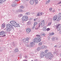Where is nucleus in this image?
Masks as SVG:
<instances>
[{
  "label": "nucleus",
  "instance_id": "nucleus-1",
  "mask_svg": "<svg viewBox=\"0 0 61 61\" xmlns=\"http://www.w3.org/2000/svg\"><path fill=\"white\" fill-rule=\"evenodd\" d=\"M37 37L36 38H35L33 40L34 42V43H39L41 41V38L42 37L41 36L39 35H36Z\"/></svg>",
  "mask_w": 61,
  "mask_h": 61
},
{
  "label": "nucleus",
  "instance_id": "nucleus-2",
  "mask_svg": "<svg viewBox=\"0 0 61 61\" xmlns=\"http://www.w3.org/2000/svg\"><path fill=\"white\" fill-rule=\"evenodd\" d=\"M7 28L5 29V30H6V32H8L11 30V29L13 28V26L10 24H9L6 25Z\"/></svg>",
  "mask_w": 61,
  "mask_h": 61
},
{
  "label": "nucleus",
  "instance_id": "nucleus-3",
  "mask_svg": "<svg viewBox=\"0 0 61 61\" xmlns=\"http://www.w3.org/2000/svg\"><path fill=\"white\" fill-rule=\"evenodd\" d=\"M28 20V17L26 15L23 16L22 17V20L23 21H26Z\"/></svg>",
  "mask_w": 61,
  "mask_h": 61
},
{
  "label": "nucleus",
  "instance_id": "nucleus-4",
  "mask_svg": "<svg viewBox=\"0 0 61 61\" xmlns=\"http://www.w3.org/2000/svg\"><path fill=\"white\" fill-rule=\"evenodd\" d=\"M23 43H28L29 42V38H27L25 40L24 39L23 40Z\"/></svg>",
  "mask_w": 61,
  "mask_h": 61
},
{
  "label": "nucleus",
  "instance_id": "nucleus-5",
  "mask_svg": "<svg viewBox=\"0 0 61 61\" xmlns=\"http://www.w3.org/2000/svg\"><path fill=\"white\" fill-rule=\"evenodd\" d=\"M47 54L49 56V58H52V57H53V55H52V53L50 52H49L47 53Z\"/></svg>",
  "mask_w": 61,
  "mask_h": 61
},
{
  "label": "nucleus",
  "instance_id": "nucleus-6",
  "mask_svg": "<svg viewBox=\"0 0 61 61\" xmlns=\"http://www.w3.org/2000/svg\"><path fill=\"white\" fill-rule=\"evenodd\" d=\"M16 22V21H15L14 20L11 21L10 22V23L11 25H12L13 26H14L15 25V24Z\"/></svg>",
  "mask_w": 61,
  "mask_h": 61
},
{
  "label": "nucleus",
  "instance_id": "nucleus-7",
  "mask_svg": "<svg viewBox=\"0 0 61 61\" xmlns=\"http://www.w3.org/2000/svg\"><path fill=\"white\" fill-rule=\"evenodd\" d=\"M5 32H4L3 31H1L0 32V36H5V35H5Z\"/></svg>",
  "mask_w": 61,
  "mask_h": 61
},
{
  "label": "nucleus",
  "instance_id": "nucleus-8",
  "mask_svg": "<svg viewBox=\"0 0 61 61\" xmlns=\"http://www.w3.org/2000/svg\"><path fill=\"white\" fill-rule=\"evenodd\" d=\"M45 21L44 20H42L41 22V26L42 27H43L45 25Z\"/></svg>",
  "mask_w": 61,
  "mask_h": 61
},
{
  "label": "nucleus",
  "instance_id": "nucleus-9",
  "mask_svg": "<svg viewBox=\"0 0 61 61\" xmlns=\"http://www.w3.org/2000/svg\"><path fill=\"white\" fill-rule=\"evenodd\" d=\"M45 53L44 52H41V58H43L44 57V56H45Z\"/></svg>",
  "mask_w": 61,
  "mask_h": 61
},
{
  "label": "nucleus",
  "instance_id": "nucleus-10",
  "mask_svg": "<svg viewBox=\"0 0 61 61\" xmlns=\"http://www.w3.org/2000/svg\"><path fill=\"white\" fill-rule=\"evenodd\" d=\"M20 26V25L18 23V21H16V22L14 27H19Z\"/></svg>",
  "mask_w": 61,
  "mask_h": 61
},
{
  "label": "nucleus",
  "instance_id": "nucleus-11",
  "mask_svg": "<svg viewBox=\"0 0 61 61\" xmlns=\"http://www.w3.org/2000/svg\"><path fill=\"white\" fill-rule=\"evenodd\" d=\"M35 45V44L33 42L30 43V44L29 47H33Z\"/></svg>",
  "mask_w": 61,
  "mask_h": 61
},
{
  "label": "nucleus",
  "instance_id": "nucleus-12",
  "mask_svg": "<svg viewBox=\"0 0 61 61\" xmlns=\"http://www.w3.org/2000/svg\"><path fill=\"white\" fill-rule=\"evenodd\" d=\"M57 17H58L57 15H55L54 16L53 18V21H55V20H56L57 19Z\"/></svg>",
  "mask_w": 61,
  "mask_h": 61
},
{
  "label": "nucleus",
  "instance_id": "nucleus-13",
  "mask_svg": "<svg viewBox=\"0 0 61 61\" xmlns=\"http://www.w3.org/2000/svg\"><path fill=\"white\" fill-rule=\"evenodd\" d=\"M56 27L57 28H58V27H61V24H57L56 26Z\"/></svg>",
  "mask_w": 61,
  "mask_h": 61
},
{
  "label": "nucleus",
  "instance_id": "nucleus-14",
  "mask_svg": "<svg viewBox=\"0 0 61 61\" xmlns=\"http://www.w3.org/2000/svg\"><path fill=\"white\" fill-rule=\"evenodd\" d=\"M42 15V13L41 12H38V13L37 14V16H41Z\"/></svg>",
  "mask_w": 61,
  "mask_h": 61
},
{
  "label": "nucleus",
  "instance_id": "nucleus-15",
  "mask_svg": "<svg viewBox=\"0 0 61 61\" xmlns=\"http://www.w3.org/2000/svg\"><path fill=\"white\" fill-rule=\"evenodd\" d=\"M45 57L46 58H48L49 59H52V58H51V57L50 58L49 56H48V55L46 53L45 55Z\"/></svg>",
  "mask_w": 61,
  "mask_h": 61
},
{
  "label": "nucleus",
  "instance_id": "nucleus-16",
  "mask_svg": "<svg viewBox=\"0 0 61 61\" xmlns=\"http://www.w3.org/2000/svg\"><path fill=\"white\" fill-rule=\"evenodd\" d=\"M26 30L27 33H29L30 32H31V29L29 28H27Z\"/></svg>",
  "mask_w": 61,
  "mask_h": 61
},
{
  "label": "nucleus",
  "instance_id": "nucleus-17",
  "mask_svg": "<svg viewBox=\"0 0 61 61\" xmlns=\"http://www.w3.org/2000/svg\"><path fill=\"white\" fill-rule=\"evenodd\" d=\"M41 49H44V48H45V49H46V48H47V46H42L41 47Z\"/></svg>",
  "mask_w": 61,
  "mask_h": 61
},
{
  "label": "nucleus",
  "instance_id": "nucleus-18",
  "mask_svg": "<svg viewBox=\"0 0 61 61\" xmlns=\"http://www.w3.org/2000/svg\"><path fill=\"white\" fill-rule=\"evenodd\" d=\"M46 26L43 27L42 28V30L43 31H46Z\"/></svg>",
  "mask_w": 61,
  "mask_h": 61
},
{
  "label": "nucleus",
  "instance_id": "nucleus-19",
  "mask_svg": "<svg viewBox=\"0 0 61 61\" xmlns=\"http://www.w3.org/2000/svg\"><path fill=\"white\" fill-rule=\"evenodd\" d=\"M30 3L31 5H33L34 3V1L33 0H30Z\"/></svg>",
  "mask_w": 61,
  "mask_h": 61
},
{
  "label": "nucleus",
  "instance_id": "nucleus-20",
  "mask_svg": "<svg viewBox=\"0 0 61 61\" xmlns=\"http://www.w3.org/2000/svg\"><path fill=\"white\" fill-rule=\"evenodd\" d=\"M54 34H55V33H54V32H52L51 33H50L49 34V35L50 36H53V35H54Z\"/></svg>",
  "mask_w": 61,
  "mask_h": 61
},
{
  "label": "nucleus",
  "instance_id": "nucleus-21",
  "mask_svg": "<svg viewBox=\"0 0 61 61\" xmlns=\"http://www.w3.org/2000/svg\"><path fill=\"white\" fill-rule=\"evenodd\" d=\"M5 24L4 23L3 24L1 25V27L2 28H5Z\"/></svg>",
  "mask_w": 61,
  "mask_h": 61
},
{
  "label": "nucleus",
  "instance_id": "nucleus-22",
  "mask_svg": "<svg viewBox=\"0 0 61 61\" xmlns=\"http://www.w3.org/2000/svg\"><path fill=\"white\" fill-rule=\"evenodd\" d=\"M18 12H23V10L21 9H19L18 10Z\"/></svg>",
  "mask_w": 61,
  "mask_h": 61
},
{
  "label": "nucleus",
  "instance_id": "nucleus-23",
  "mask_svg": "<svg viewBox=\"0 0 61 61\" xmlns=\"http://www.w3.org/2000/svg\"><path fill=\"white\" fill-rule=\"evenodd\" d=\"M41 47H39L37 48V51H40L41 50Z\"/></svg>",
  "mask_w": 61,
  "mask_h": 61
},
{
  "label": "nucleus",
  "instance_id": "nucleus-24",
  "mask_svg": "<svg viewBox=\"0 0 61 61\" xmlns=\"http://www.w3.org/2000/svg\"><path fill=\"white\" fill-rule=\"evenodd\" d=\"M51 24H52V23L51 22L49 23L47 25V26L51 25Z\"/></svg>",
  "mask_w": 61,
  "mask_h": 61
},
{
  "label": "nucleus",
  "instance_id": "nucleus-25",
  "mask_svg": "<svg viewBox=\"0 0 61 61\" xmlns=\"http://www.w3.org/2000/svg\"><path fill=\"white\" fill-rule=\"evenodd\" d=\"M30 14L31 13L30 12H27L25 14L26 15H30Z\"/></svg>",
  "mask_w": 61,
  "mask_h": 61
},
{
  "label": "nucleus",
  "instance_id": "nucleus-26",
  "mask_svg": "<svg viewBox=\"0 0 61 61\" xmlns=\"http://www.w3.org/2000/svg\"><path fill=\"white\" fill-rule=\"evenodd\" d=\"M23 15V14H19L18 15L19 17H21V16H22Z\"/></svg>",
  "mask_w": 61,
  "mask_h": 61
},
{
  "label": "nucleus",
  "instance_id": "nucleus-27",
  "mask_svg": "<svg viewBox=\"0 0 61 61\" xmlns=\"http://www.w3.org/2000/svg\"><path fill=\"white\" fill-rule=\"evenodd\" d=\"M31 24V22L30 21H29L28 22L27 24V25H30Z\"/></svg>",
  "mask_w": 61,
  "mask_h": 61
},
{
  "label": "nucleus",
  "instance_id": "nucleus-28",
  "mask_svg": "<svg viewBox=\"0 0 61 61\" xmlns=\"http://www.w3.org/2000/svg\"><path fill=\"white\" fill-rule=\"evenodd\" d=\"M15 52H18V50L17 49H15Z\"/></svg>",
  "mask_w": 61,
  "mask_h": 61
},
{
  "label": "nucleus",
  "instance_id": "nucleus-29",
  "mask_svg": "<svg viewBox=\"0 0 61 61\" xmlns=\"http://www.w3.org/2000/svg\"><path fill=\"white\" fill-rule=\"evenodd\" d=\"M52 41H55V38L53 37L52 38Z\"/></svg>",
  "mask_w": 61,
  "mask_h": 61
},
{
  "label": "nucleus",
  "instance_id": "nucleus-30",
  "mask_svg": "<svg viewBox=\"0 0 61 61\" xmlns=\"http://www.w3.org/2000/svg\"><path fill=\"white\" fill-rule=\"evenodd\" d=\"M16 5V4H12L11 5V6H15Z\"/></svg>",
  "mask_w": 61,
  "mask_h": 61
},
{
  "label": "nucleus",
  "instance_id": "nucleus-31",
  "mask_svg": "<svg viewBox=\"0 0 61 61\" xmlns=\"http://www.w3.org/2000/svg\"><path fill=\"white\" fill-rule=\"evenodd\" d=\"M20 8H22V9L24 8V6H21L20 7Z\"/></svg>",
  "mask_w": 61,
  "mask_h": 61
},
{
  "label": "nucleus",
  "instance_id": "nucleus-32",
  "mask_svg": "<svg viewBox=\"0 0 61 61\" xmlns=\"http://www.w3.org/2000/svg\"><path fill=\"white\" fill-rule=\"evenodd\" d=\"M42 36H45V34L44 33H43L42 34H41Z\"/></svg>",
  "mask_w": 61,
  "mask_h": 61
},
{
  "label": "nucleus",
  "instance_id": "nucleus-33",
  "mask_svg": "<svg viewBox=\"0 0 61 61\" xmlns=\"http://www.w3.org/2000/svg\"><path fill=\"white\" fill-rule=\"evenodd\" d=\"M25 46H27V47H29L30 46H29V44H26L25 45Z\"/></svg>",
  "mask_w": 61,
  "mask_h": 61
},
{
  "label": "nucleus",
  "instance_id": "nucleus-34",
  "mask_svg": "<svg viewBox=\"0 0 61 61\" xmlns=\"http://www.w3.org/2000/svg\"><path fill=\"white\" fill-rule=\"evenodd\" d=\"M38 44L39 46H41V45H42V43L41 42H40Z\"/></svg>",
  "mask_w": 61,
  "mask_h": 61
},
{
  "label": "nucleus",
  "instance_id": "nucleus-35",
  "mask_svg": "<svg viewBox=\"0 0 61 61\" xmlns=\"http://www.w3.org/2000/svg\"><path fill=\"white\" fill-rule=\"evenodd\" d=\"M37 24V22H34V25H36Z\"/></svg>",
  "mask_w": 61,
  "mask_h": 61
},
{
  "label": "nucleus",
  "instance_id": "nucleus-36",
  "mask_svg": "<svg viewBox=\"0 0 61 61\" xmlns=\"http://www.w3.org/2000/svg\"><path fill=\"white\" fill-rule=\"evenodd\" d=\"M50 30V28H48L47 29H46V31H48Z\"/></svg>",
  "mask_w": 61,
  "mask_h": 61
},
{
  "label": "nucleus",
  "instance_id": "nucleus-37",
  "mask_svg": "<svg viewBox=\"0 0 61 61\" xmlns=\"http://www.w3.org/2000/svg\"><path fill=\"white\" fill-rule=\"evenodd\" d=\"M60 27H59L58 28V31H60V29H61Z\"/></svg>",
  "mask_w": 61,
  "mask_h": 61
},
{
  "label": "nucleus",
  "instance_id": "nucleus-38",
  "mask_svg": "<svg viewBox=\"0 0 61 61\" xmlns=\"http://www.w3.org/2000/svg\"><path fill=\"white\" fill-rule=\"evenodd\" d=\"M48 51V50H46L45 51V53H47V52Z\"/></svg>",
  "mask_w": 61,
  "mask_h": 61
},
{
  "label": "nucleus",
  "instance_id": "nucleus-39",
  "mask_svg": "<svg viewBox=\"0 0 61 61\" xmlns=\"http://www.w3.org/2000/svg\"><path fill=\"white\" fill-rule=\"evenodd\" d=\"M24 57L25 58H26V59H27V58H28L27 56H24Z\"/></svg>",
  "mask_w": 61,
  "mask_h": 61
},
{
  "label": "nucleus",
  "instance_id": "nucleus-40",
  "mask_svg": "<svg viewBox=\"0 0 61 61\" xmlns=\"http://www.w3.org/2000/svg\"><path fill=\"white\" fill-rule=\"evenodd\" d=\"M55 40H58V38L57 37H55Z\"/></svg>",
  "mask_w": 61,
  "mask_h": 61
},
{
  "label": "nucleus",
  "instance_id": "nucleus-41",
  "mask_svg": "<svg viewBox=\"0 0 61 61\" xmlns=\"http://www.w3.org/2000/svg\"><path fill=\"white\" fill-rule=\"evenodd\" d=\"M35 3H36V4H37V3H38V0H36L35 1Z\"/></svg>",
  "mask_w": 61,
  "mask_h": 61
},
{
  "label": "nucleus",
  "instance_id": "nucleus-42",
  "mask_svg": "<svg viewBox=\"0 0 61 61\" xmlns=\"http://www.w3.org/2000/svg\"><path fill=\"white\" fill-rule=\"evenodd\" d=\"M35 25H34L33 26V27H32V29H35Z\"/></svg>",
  "mask_w": 61,
  "mask_h": 61
},
{
  "label": "nucleus",
  "instance_id": "nucleus-43",
  "mask_svg": "<svg viewBox=\"0 0 61 61\" xmlns=\"http://www.w3.org/2000/svg\"><path fill=\"white\" fill-rule=\"evenodd\" d=\"M60 20H61L60 19H59V18H58L57 20V21H59Z\"/></svg>",
  "mask_w": 61,
  "mask_h": 61
},
{
  "label": "nucleus",
  "instance_id": "nucleus-44",
  "mask_svg": "<svg viewBox=\"0 0 61 61\" xmlns=\"http://www.w3.org/2000/svg\"><path fill=\"white\" fill-rule=\"evenodd\" d=\"M49 3V1H47L46 2V4H48V3Z\"/></svg>",
  "mask_w": 61,
  "mask_h": 61
},
{
  "label": "nucleus",
  "instance_id": "nucleus-45",
  "mask_svg": "<svg viewBox=\"0 0 61 61\" xmlns=\"http://www.w3.org/2000/svg\"><path fill=\"white\" fill-rule=\"evenodd\" d=\"M52 8H50L49 10H50V11H51V10H52Z\"/></svg>",
  "mask_w": 61,
  "mask_h": 61
},
{
  "label": "nucleus",
  "instance_id": "nucleus-46",
  "mask_svg": "<svg viewBox=\"0 0 61 61\" xmlns=\"http://www.w3.org/2000/svg\"><path fill=\"white\" fill-rule=\"evenodd\" d=\"M59 16H61V13H59Z\"/></svg>",
  "mask_w": 61,
  "mask_h": 61
},
{
  "label": "nucleus",
  "instance_id": "nucleus-47",
  "mask_svg": "<svg viewBox=\"0 0 61 61\" xmlns=\"http://www.w3.org/2000/svg\"><path fill=\"white\" fill-rule=\"evenodd\" d=\"M58 18H59V19H61V16H59V17Z\"/></svg>",
  "mask_w": 61,
  "mask_h": 61
},
{
  "label": "nucleus",
  "instance_id": "nucleus-48",
  "mask_svg": "<svg viewBox=\"0 0 61 61\" xmlns=\"http://www.w3.org/2000/svg\"><path fill=\"white\" fill-rule=\"evenodd\" d=\"M61 4V1L59 2L58 3V5H59Z\"/></svg>",
  "mask_w": 61,
  "mask_h": 61
},
{
  "label": "nucleus",
  "instance_id": "nucleus-49",
  "mask_svg": "<svg viewBox=\"0 0 61 61\" xmlns=\"http://www.w3.org/2000/svg\"><path fill=\"white\" fill-rule=\"evenodd\" d=\"M1 1L2 2H5V1H6V0H1Z\"/></svg>",
  "mask_w": 61,
  "mask_h": 61
},
{
  "label": "nucleus",
  "instance_id": "nucleus-50",
  "mask_svg": "<svg viewBox=\"0 0 61 61\" xmlns=\"http://www.w3.org/2000/svg\"><path fill=\"white\" fill-rule=\"evenodd\" d=\"M39 25V27H40V24L39 23L38 24Z\"/></svg>",
  "mask_w": 61,
  "mask_h": 61
},
{
  "label": "nucleus",
  "instance_id": "nucleus-51",
  "mask_svg": "<svg viewBox=\"0 0 61 61\" xmlns=\"http://www.w3.org/2000/svg\"><path fill=\"white\" fill-rule=\"evenodd\" d=\"M2 0H0V4H1L2 3Z\"/></svg>",
  "mask_w": 61,
  "mask_h": 61
},
{
  "label": "nucleus",
  "instance_id": "nucleus-52",
  "mask_svg": "<svg viewBox=\"0 0 61 61\" xmlns=\"http://www.w3.org/2000/svg\"><path fill=\"white\" fill-rule=\"evenodd\" d=\"M59 34H61V30L59 32Z\"/></svg>",
  "mask_w": 61,
  "mask_h": 61
},
{
  "label": "nucleus",
  "instance_id": "nucleus-53",
  "mask_svg": "<svg viewBox=\"0 0 61 61\" xmlns=\"http://www.w3.org/2000/svg\"><path fill=\"white\" fill-rule=\"evenodd\" d=\"M23 61H27V60H23Z\"/></svg>",
  "mask_w": 61,
  "mask_h": 61
},
{
  "label": "nucleus",
  "instance_id": "nucleus-54",
  "mask_svg": "<svg viewBox=\"0 0 61 61\" xmlns=\"http://www.w3.org/2000/svg\"><path fill=\"white\" fill-rule=\"evenodd\" d=\"M22 54H20V56H22Z\"/></svg>",
  "mask_w": 61,
  "mask_h": 61
},
{
  "label": "nucleus",
  "instance_id": "nucleus-55",
  "mask_svg": "<svg viewBox=\"0 0 61 61\" xmlns=\"http://www.w3.org/2000/svg\"><path fill=\"white\" fill-rule=\"evenodd\" d=\"M19 0H15V1H19Z\"/></svg>",
  "mask_w": 61,
  "mask_h": 61
},
{
  "label": "nucleus",
  "instance_id": "nucleus-56",
  "mask_svg": "<svg viewBox=\"0 0 61 61\" xmlns=\"http://www.w3.org/2000/svg\"><path fill=\"white\" fill-rule=\"evenodd\" d=\"M55 12V10H54L53 11V12Z\"/></svg>",
  "mask_w": 61,
  "mask_h": 61
},
{
  "label": "nucleus",
  "instance_id": "nucleus-57",
  "mask_svg": "<svg viewBox=\"0 0 61 61\" xmlns=\"http://www.w3.org/2000/svg\"><path fill=\"white\" fill-rule=\"evenodd\" d=\"M50 1V0H48V2H49Z\"/></svg>",
  "mask_w": 61,
  "mask_h": 61
},
{
  "label": "nucleus",
  "instance_id": "nucleus-58",
  "mask_svg": "<svg viewBox=\"0 0 61 61\" xmlns=\"http://www.w3.org/2000/svg\"><path fill=\"white\" fill-rule=\"evenodd\" d=\"M36 19H34V21H36Z\"/></svg>",
  "mask_w": 61,
  "mask_h": 61
},
{
  "label": "nucleus",
  "instance_id": "nucleus-59",
  "mask_svg": "<svg viewBox=\"0 0 61 61\" xmlns=\"http://www.w3.org/2000/svg\"><path fill=\"white\" fill-rule=\"evenodd\" d=\"M26 1H29V0H26Z\"/></svg>",
  "mask_w": 61,
  "mask_h": 61
},
{
  "label": "nucleus",
  "instance_id": "nucleus-60",
  "mask_svg": "<svg viewBox=\"0 0 61 61\" xmlns=\"http://www.w3.org/2000/svg\"><path fill=\"white\" fill-rule=\"evenodd\" d=\"M30 19L31 20H32V18H30Z\"/></svg>",
  "mask_w": 61,
  "mask_h": 61
},
{
  "label": "nucleus",
  "instance_id": "nucleus-61",
  "mask_svg": "<svg viewBox=\"0 0 61 61\" xmlns=\"http://www.w3.org/2000/svg\"><path fill=\"white\" fill-rule=\"evenodd\" d=\"M48 39H50V38L49 37H48Z\"/></svg>",
  "mask_w": 61,
  "mask_h": 61
},
{
  "label": "nucleus",
  "instance_id": "nucleus-62",
  "mask_svg": "<svg viewBox=\"0 0 61 61\" xmlns=\"http://www.w3.org/2000/svg\"><path fill=\"white\" fill-rule=\"evenodd\" d=\"M60 56H61V54Z\"/></svg>",
  "mask_w": 61,
  "mask_h": 61
},
{
  "label": "nucleus",
  "instance_id": "nucleus-63",
  "mask_svg": "<svg viewBox=\"0 0 61 61\" xmlns=\"http://www.w3.org/2000/svg\"><path fill=\"white\" fill-rule=\"evenodd\" d=\"M54 46L55 47H56V46Z\"/></svg>",
  "mask_w": 61,
  "mask_h": 61
},
{
  "label": "nucleus",
  "instance_id": "nucleus-64",
  "mask_svg": "<svg viewBox=\"0 0 61 61\" xmlns=\"http://www.w3.org/2000/svg\"><path fill=\"white\" fill-rule=\"evenodd\" d=\"M37 60H36V61H37Z\"/></svg>",
  "mask_w": 61,
  "mask_h": 61
}]
</instances>
